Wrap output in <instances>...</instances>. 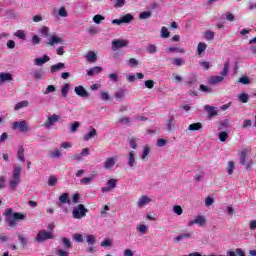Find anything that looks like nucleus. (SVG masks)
<instances>
[{
  "label": "nucleus",
  "instance_id": "nucleus-41",
  "mask_svg": "<svg viewBox=\"0 0 256 256\" xmlns=\"http://www.w3.org/2000/svg\"><path fill=\"white\" fill-rule=\"evenodd\" d=\"M226 169L228 175H233V171H235V162L229 161Z\"/></svg>",
  "mask_w": 256,
  "mask_h": 256
},
{
  "label": "nucleus",
  "instance_id": "nucleus-31",
  "mask_svg": "<svg viewBox=\"0 0 256 256\" xmlns=\"http://www.w3.org/2000/svg\"><path fill=\"white\" fill-rule=\"evenodd\" d=\"M24 107H29V101L23 100V101H21V102H18V103L14 106V110H15V111H19V109H24Z\"/></svg>",
  "mask_w": 256,
  "mask_h": 256
},
{
  "label": "nucleus",
  "instance_id": "nucleus-60",
  "mask_svg": "<svg viewBox=\"0 0 256 256\" xmlns=\"http://www.w3.org/2000/svg\"><path fill=\"white\" fill-rule=\"evenodd\" d=\"M151 17V11H144L139 14V19H149Z\"/></svg>",
  "mask_w": 256,
  "mask_h": 256
},
{
  "label": "nucleus",
  "instance_id": "nucleus-19",
  "mask_svg": "<svg viewBox=\"0 0 256 256\" xmlns=\"http://www.w3.org/2000/svg\"><path fill=\"white\" fill-rule=\"evenodd\" d=\"M63 69H65V63L59 62V63L51 66L50 72L53 74V73H57V71H61Z\"/></svg>",
  "mask_w": 256,
  "mask_h": 256
},
{
  "label": "nucleus",
  "instance_id": "nucleus-43",
  "mask_svg": "<svg viewBox=\"0 0 256 256\" xmlns=\"http://www.w3.org/2000/svg\"><path fill=\"white\" fill-rule=\"evenodd\" d=\"M207 49V44L203 43V42H200L198 44V47H197V53L198 55H201L202 53H204V51Z\"/></svg>",
  "mask_w": 256,
  "mask_h": 256
},
{
  "label": "nucleus",
  "instance_id": "nucleus-40",
  "mask_svg": "<svg viewBox=\"0 0 256 256\" xmlns=\"http://www.w3.org/2000/svg\"><path fill=\"white\" fill-rule=\"evenodd\" d=\"M247 155V150H244L240 153V165H245V163H247Z\"/></svg>",
  "mask_w": 256,
  "mask_h": 256
},
{
  "label": "nucleus",
  "instance_id": "nucleus-6",
  "mask_svg": "<svg viewBox=\"0 0 256 256\" xmlns=\"http://www.w3.org/2000/svg\"><path fill=\"white\" fill-rule=\"evenodd\" d=\"M12 129H18L21 133H27V131H29V125H27V121L22 120L20 122H14L12 124Z\"/></svg>",
  "mask_w": 256,
  "mask_h": 256
},
{
  "label": "nucleus",
  "instance_id": "nucleus-12",
  "mask_svg": "<svg viewBox=\"0 0 256 256\" xmlns=\"http://www.w3.org/2000/svg\"><path fill=\"white\" fill-rule=\"evenodd\" d=\"M74 93L83 99H87L89 97V92H87V90H85V88L81 85L74 88Z\"/></svg>",
  "mask_w": 256,
  "mask_h": 256
},
{
  "label": "nucleus",
  "instance_id": "nucleus-59",
  "mask_svg": "<svg viewBox=\"0 0 256 256\" xmlns=\"http://www.w3.org/2000/svg\"><path fill=\"white\" fill-rule=\"evenodd\" d=\"M200 91H202V93H213V89H211V87L203 84L200 85Z\"/></svg>",
  "mask_w": 256,
  "mask_h": 256
},
{
  "label": "nucleus",
  "instance_id": "nucleus-53",
  "mask_svg": "<svg viewBox=\"0 0 256 256\" xmlns=\"http://www.w3.org/2000/svg\"><path fill=\"white\" fill-rule=\"evenodd\" d=\"M18 240L20 241L21 245H23V247H25V245H27V238H25V235L22 233H18Z\"/></svg>",
  "mask_w": 256,
  "mask_h": 256
},
{
  "label": "nucleus",
  "instance_id": "nucleus-63",
  "mask_svg": "<svg viewBox=\"0 0 256 256\" xmlns=\"http://www.w3.org/2000/svg\"><path fill=\"white\" fill-rule=\"evenodd\" d=\"M69 89H71V87L69 86V84H65L62 87V97H67V94L69 93Z\"/></svg>",
  "mask_w": 256,
  "mask_h": 256
},
{
  "label": "nucleus",
  "instance_id": "nucleus-16",
  "mask_svg": "<svg viewBox=\"0 0 256 256\" xmlns=\"http://www.w3.org/2000/svg\"><path fill=\"white\" fill-rule=\"evenodd\" d=\"M48 61H51V58L48 55H44L42 58H36L34 60V65H37V67H43V65L48 63Z\"/></svg>",
  "mask_w": 256,
  "mask_h": 256
},
{
  "label": "nucleus",
  "instance_id": "nucleus-64",
  "mask_svg": "<svg viewBox=\"0 0 256 256\" xmlns=\"http://www.w3.org/2000/svg\"><path fill=\"white\" fill-rule=\"evenodd\" d=\"M65 249H71V241L68 238H62Z\"/></svg>",
  "mask_w": 256,
  "mask_h": 256
},
{
  "label": "nucleus",
  "instance_id": "nucleus-24",
  "mask_svg": "<svg viewBox=\"0 0 256 256\" xmlns=\"http://www.w3.org/2000/svg\"><path fill=\"white\" fill-rule=\"evenodd\" d=\"M149 153H151V147L149 145L144 146V149L141 154L142 161H147Z\"/></svg>",
  "mask_w": 256,
  "mask_h": 256
},
{
  "label": "nucleus",
  "instance_id": "nucleus-45",
  "mask_svg": "<svg viewBox=\"0 0 256 256\" xmlns=\"http://www.w3.org/2000/svg\"><path fill=\"white\" fill-rule=\"evenodd\" d=\"M79 127H81V123L78 122V121H74V122L72 123L71 128H70V133H76V132H77V129H78Z\"/></svg>",
  "mask_w": 256,
  "mask_h": 256
},
{
  "label": "nucleus",
  "instance_id": "nucleus-37",
  "mask_svg": "<svg viewBox=\"0 0 256 256\" xmlns=\"http://www.w3.org/2000/svg\"><path fill=\"white\" fill-rule=\"evenodd\" d=\"M166 53H185V49L178 47H169L166 48Z\"/></svg>",
  "mask_w": 256,
  "mask_h": 256
},
{
  "label": "nucleus",
  "instance_id": "nucleus-20",
  "mask_svg": "<svg viewBox=\"0 0 256 256\" xmlns=\"http://www.w3.org/2000/svg\"><path fill=\"white\" fill-rule=\"evenodd\" d=\"M103 71V68L101 66H95L87 71V75L89 77H93V75H99Z\"/></svg>",
  "mask_w": 256,
  "mask_h": 256
},
{
  "label": "nucleus",
  "instance_id": "nucleus-50",
  "mask_svg": "<svg viewBox=\"0 0 256 256\" xmlns=\"http://www.w3.org/2000/svg\"><path fill=\"white\" fill-rule=\"evenodd\" d=\"M173 213H175L178 216L183 215V208L179 205L173 206Z\"/></svg>",
  "mask_w": 256,
  "mask_h": 256
},
{
  "label": "nucleus",
  "instance_id": "nucleus-48",
  "mask_svg": "<svg viewBox=\"0 0 256 256\" xmlns=\"http://www.w3.org/2000/svg\"><path fill=\"white\" fill-rule=\"evenodd\" d=\"M59 201L62 204L65 203H69V194L68 193H63L60 197H59Z\"/></svg>",
  "mask_w": 256,
  "mask_h": 256
},
{
  "label": "nucleus",
  "instance_id": "nucleus-39",
  "mask_svg": "<svg viewBox=\"0 0 256 256\" xmlns=\"http://www.w3.org/2000/svg\"><path fill=\"white\" fill-rule=\"evenodd\" d=\"M204 37L206 41H213L215 39V32L208 30L205 32Z\"/></svg>",
  "mask_w": 256,
  "mask_h": 256
},
{
  "label": "nucleus",
  "instance_id": "nucleus-3",
  "mask_svg": "<svg viewBox=\"0 0 256 256\" xmlns=\"http://www.w3.org/2000/svg\"><path fill=\"white\" fill-rule=\"evenodd\" d=\"M89 210L85 208L83 204H79L78 206L74 207L72 211V217L74 219H83L87 215Z\"/></svg>",
  "mask_w": 256,
  "mask_h": 256
},
{
  "label": "nucleus",
  "instance_id": "nucleus-18",
  "mask_svg": "<svg viewBox=\"0 0 256 256\" xmlns=\"http://www.w3.org/2000/svg\"><path fill=\"white\" fill-rule=\"evenodd\" d=\"M135 152L130 151L128 153V161H127V165L128 167H130L131 169H133V167H135Z\"/></svg>",
  "mask_w": 256,
  "mask_h": 256
},
{
  "label": "nucleus",
  "instance_id": "nucleus-49",
  "mask_svg": "<svg viewBox=\"0 0 256 256\" xmlns=\"http://www.w3.org/2000/svg\"><path fill=\"white\" fill-rule=\"evenodd\" d=\"M238 83H242V85H249L251 83V79L247 76L240 77Z\"/></svg>",
  "mask_w": 256,
  "mask_h": 256
},
{
  "label": "nucleus",
  "instance_id": "nucleus-13",
  "mask_svg": "<svg viewBox=\"0 0 256 256\" xmlns=\"http://www.w3.org/2000/svg\"><path fill=\"white\" fill-rule=\"evenodd\" d=\"M166 129L168 133L175 131V116L170 115L166 121Z\"/></svg>",
  "mask_w": 256,
  "mask_h": 256
},
{
  "label": "nucleus",
  "instance_id": "nucleus-44",
  "mask_svg": "<svg viewBox=\"0 0 256 256\" xmlns=\"http://www.w3.org/2000/svg\"><path fill=\"white\" fill-rule=\"evenodd\" d=\"M86 242L88 243V245H95V243L97 242V239L93 234H89L86 238Z\"/></svg>",
  "mask_w": 256,
  "mask_h": 256
},
{
  "label": "nucleus",
  "instance_id": "nucleus-4",
  "mask_svg": "<svg viewBox=\"0 0 256 256\" xmlns=\"http://www.w3.org/2000/svg\"><path fill=\"white\" fill-rule=\"evenodd\" d=\"M119 159V156H111L107 157L105 161L103 162V167L106 171H111L113 167H115L117 160Z\"/></svg>",
  "mask_w": 256,
  "mask_h": 256
},
{
  "label": "nucleus",
  "instance_id": "nucleus-36",
  "mask_svg": "<svg viewBox=\"0 0 256 256\" xmlns=\"http://www.w3.org/2000/svg\"><path fill=\"white\" fill-rule=\"evenodd\" d=\"M14 37H17L18 39L25 41V39H27V33H25V31H23V30H17L14 33Z\"/></svg>",
  "mask_w": 256,
  "mask_h": 256
},
{
  "label": "nucleus",
  "instance_id": "nucleus-5",
  "mask_svg": "<svg viewBox=\"0 0 256 256\" xmlns=\"http://www.w3.org/2000/svg\"><path fill=\"white\" fill-rule=\"evenodd\" d=\"M153 202V199L147 195H142L138 198L136 205L138 209H144V207H147L150 203Z\"/></svg>",
  "mask_w": 256,
  "mask_h": 256
},
{
  "label": "nucleus",
  "instance_id": "nucleus-15",
  "mask_svg": "<svg viewBox=\"0 0 256 256\" xmlns=\"http://www.w3.org/2000/svg\"><path fill=\"white\" fill-rule=\"evenodd\" d=\"M48 45L53 47V45H59V43H63V38L58 37L57 35H52L48 38Z\"/></svg>",
  "mask_w": 256,
  "mask_h": 256
},
{
  "label": "nucleus",
  "instance_id": "nucleus-26",
  "mask_svg": "<svg viewBox=\"0 0 256 256\" xmlns=\"http://www.w3.org/2000/svg\"><path fill=\"white\" fill-rule=\"evenodd\" d=\"M93 137H97V130H95V128H91L90 131L84 135L83 140L89 141V139H93Z\"/></svg>",
  "mask_w": 256,
  "mask_h": 256
},
{
  "label": "nucleus",
  "instance_id": "nucleus-11",
  "mask_svg": "<svg viewBox=\"0 0 256 256\" xmlns=\"http://www.w3.org/2000/svg\"><path fill=\"white\" fill-rule=\"evenodd\" d=\"M127 45H129V41L117 39L112 42V50L117 51V49H121V47H127Z\"/></svg>",
  "mask_w": 256,
  "mask_h": 256
},
{
  "label": "nucleus",
  "instance_id": "nucleus-42",
  "mask_svg": "<svg viewBox=\"0 0 256 256\" xmlns=\"http://www.w3.org/2000/svg\"><path fill=\"white\" fill-rule=\"evenodd\" d=\"M172 63L175 67H181V65H185V60L183 58H174L172 59Z\"/></svg>",
  "mask_w": 256,
  "mask_h": 256
},
{
  "label": "nucleus",
  "instance_id": "nucleus-23",
  "mask_svg": "<svg viewBox=\"0 0 256 256\" xmlns=\"http://www.w3.org/2000/svg\"><path fill=\"white\" fill-rule=\"evenodd\" d=\"M17 159L22 163H25V148L23 146H19L17 150Z\"/></svg>",
  "mask_w": 256,
  "mask_h": 256
},
{
  "label": "nucleus",
  "instance_id": "nucleus-52",
  "mask_svg": "<svg viewBox=\"0 0 256 256\" xmlns=\"http://www.w3.org/2000/svg\"><path fill=\"white\" fill-rule=\"evenodd\" d=\"M49 187H55L57 185V176H50L48 179Z\"/></svg>",
  "mask_w": 256,
  "mask_h": 256
},
{
  "label": "nucleus",
  "instance_id": "nucleus-10",
  "mask_svg": "<svg viewBox=\"0 0 256 256\" xmlns=\"http://www.w3.org/2000/svg\"><path fill=\"white\" fill-rule=\"evenodd\" d=\"M59 119H61V116H59V115H52V116H49L48 118H47V121L44 123V127L46 128V129H49V128H51V127H53V125L55 124V123H58L59 122Z\"/></svg>",
  "mask_w": 256,
  "mask_h": 256
},
{
  "label": "nucleus",
  "instance_id": "nucleus-21",
  "mask_svg": "<svg viewBox=\"0 0 256 256\" xmlns=\"http://www.w3.org/2000/svg\"><path fill=\"white\" fill-rule=\"evenodd\" d=\"M6 81H13V75L11 73H0V83H5Z\"/></svg>",
  "mask_w": 256,
  "mask_h": 256
},
{
  "label": "nucleus",
  "instance_id": "nucleus-47",
  "mask_svg": "<svg viewBox=\"0 0 256 256\" xmlns=\"http://www.w3.org/2000/svg\"><path fill=\"white\" fill-rule=\"evenodd\" d=\"M93 21L94 23H96V25H101V21H105V17H103L100 14H97L93 17Z\"/></svg>",
  "mask_w": 256,
  "mask_h": 256
},
{
  "label": "nucleus",
  "instance_id": "nucleus-17",
  "mask_svg": "<svg viewBox=\"0 0 256 256\" xmlns=\"http://www.w3.org/2000/svg\"><path fill=\"white\" fill-rule=\"evenodd\" d=\"M224 76H212L211 78H209L208 83H210V85H218V83H223L224 81Z\"/></svg>",
  "mask_w": 256,
  "mask_h": 256
},
{
  "label": "nucleus",
  "instance_id": "nucleus-7",
  "mask_svg": "<svg viewBox=\"0 0 256 256\" xmlns=\"http://www.w3.org/2000/svg\"><path fill=\"white\" fill-rule=\"evenodd\" d=\"M47 239H53V234L51 232L41 230L38 232L35 241H37L38 243H42V241H47Z\"/></svg>",
  "mask_w": 256,
  "mask_h": 256
},
{
  "label": "nucleus",
  "instance_id": "nucleus-14",
  "mask_svg": "<svg viewBox=\"0 0 256 256\" xmlns=\"http://www.w3.org/2000/svg\"><path fill=\"white\" fill-rule=\"evenodd\" d=\"M87 155H89V148H84L81 153L72 156V161H83V157H87Z\"/></svg>",
  "mask_w": 256,
  "mask_h": 256
},
{
  "label": "nucleus",
  "instance_id": "nucleus-28",
  "mask_svg": "<svg viewBox=\"0 0 256 256\" xmlns=\"http://www.w3.org/2000/svg\"><path fill=\"white\" fill-rule=\"evenodd\" d=\"M229 69H231V62L229 60H227L224 63V68L221 72L222 77H227V75H229Z\"/></svg>",
  "mask_w": 256,
  "mask_h": 256
},
{
  "label": "nucleus",
  "instance_id": "nucleus-51",
  "mask_svg": "<svg viewBox=\"0 0 256 256\" xmlns=\"http://www.w3.org/2000/svg\"><path fill=\"white\" fill-rule=\"evenodd\" d=\"M62 155L63 153H61L59 149H56L52 153H50V157H52L53 159H59Z\"/></svg>",
  "mask_w": 256,
  "mask_h": 256
},
{
  "label": "nucleus",
  "instance_id": "nucleus-54",
  "mask_svg": "<svg viewBox=\"0 0 256 256\" xmlns=\"http://www.w3.org/2000/svg\"><path fill=\"white\" fill-rule=\"evenodd\" d=\"M115 97L117 99V101L123 99L125 97V90L120 89L115 93Z\"/></svg>",
  "mask_w": 256,
  "mask_h": 256
},
{
  "label": "nucleus",
  "instance_id": "nucleus-46",
  "mask_svg": "<svg viewBox=\"0 0 256 256\" xmlns=\"http://www.w3.org/2000/svg\"><path fill=\"white\" fill-rule=\"evenodd\" d=\"M57 89L54 85H49L46 87L45 91L43 92L44 95H49V93H55Z\"/></svg>",
  "mask_w": 256,
  "mask_h": 256
},
{
  "label": "nucleus",
  "instance_id": "nucleus-61",
  "mask_svg": "<svg viewBox=\"0 0 256 256\" xmlns=\"http://www.w3.org/2000/svg\"><path fill=\"white\" fill-rule=\"evenodd\" d=\"M128 65L130 67H137V65H139V60L138 59H135V58H130L128 60Z\"/></svg>",
  "mask_w": 256,
  "mask_h": 256
},
{
  "label": "nucleus",
  "instance_id": "nucleus-30",
  "mask_svg": "<svg viewBox=\"0 0 256 256\" xmlns=\"http://www.w3.org/2000/svg\"><path fill=\"white\" fill-rule=\"evenodd\" d=\"M43 75H45V72H43L42 69L32 72V76L36 81H39V79H43Z\"/></svg>",
  "mask_w": 256,
  "mask_h": 256
},
{
  "label": "nucleus",
  "instance_id": "nucleus-32",
  "mask_svg": "<svg viewBox=\"0 0 256 256\" xmlns=\"http://www.w3.org/2000/svg\"><path fill=\"white\" fill-rule=\"evenodd\" d=\"M120 19L122 21V24H129L135 19V17H133L132 14H125L124 16L120 17Z\"/></svg>",
  "mask_w": 256,
  "mask_h": 256
},
{
  "label": "nucleus",
  "instance_id": "nucleus-56",
  "mask_svg": "<svg viewBox=\"0 0 256 256\" xmlns=\"http://www.w3.org/2000/svg\"><path fill=\"white\" fill-rule=\"evenodd\" d=\"M146 51L151 54L157 53V46H155V44H149L146 48Z\"/></svg>",
  "mask_w": 256,
  "mask_h": 256
},
{
  "label": "nucleus",
  "instance_id": "nucleus-29",
  "mask_svg": "<svg viewBox=\"0 0 256 256\" xmlns=\"http://www.w3.org/2000/svg\"><path fill=\"white\" fill-rule=\"evenodd\" d=\"M95 177H97V175L91 174L89 177L82 178L80 180V183H81V185H90L91 181H93V179H95Z\"/></svg>",
  "mask_w": 256,
  "mask_h": 256
},
{
  "label": "nucleus",
  "instance_id": "nucleus-62",
  "mask_svg": "<svg viewBox=\"0 0 256 256\" xmlns=\"http://www.w3.org/2000/svg\"><path fill=\"white\" fill-rule=\"evenodd\" d=\"M40 33L41 35H43L44 37H48L49 36V27L47 26H42L40 28Z\"/></svg>",
  "mask_w": 256,
  "mask_h": 256
},
{
  "label": "nucleus",
  "instance_id": "nucleus-25",
  "mask_svg": "<svg viewBox=\"0 0 256 256\" xmlns=\"http://www.w3.org/2000/svg\"><path fill=\"white\" fill-rule=\"evenodd\" d=\"M193 237V233H183L175 237L176 243H179V241H183V239H191Z\"/></svg>",
  "mask_w": 256,
  "mask_h": 256
},
{
  "label": "nucleus",
  "instance_id": "nucleus-34",
  "mask_svg": "<svg viewBox=\"0 0 256 256\" xmlns=\"http://www.w3.org/2000/svg\"><path fill=\"white\" fill-rule=\"evenodd\" d=\"M238 100L240 101V103H249V94L241 92L238 95Z\"/></svg>",
  "mask_w": 256,
  "mask_h": 256
},
{
  "label": "nucleus",
  "instance_id": "nucleus-1",
  "mask_svg": "<svg viewBox=\"0 0 256 256\" xmlns=\"http://www.w3.org/2000/svg\"><path fill=\"white\" fill-rule=\"evenodd\" d=\"M3 215L6 217L5 221L8 223V226L13 229V227L17 226L19 221H25L27 215L19 212H13V208H7Z\"/></svg>",
  "mask_w": 256,
  "mask_h": 256
},
{
  "label": "nucleus",
  "instance_id": "nucleus-58",
  "mask_svg": "<svg viewBox=\"0 0 256 256\" xmlns=\"http://www.w3.org/2000/svg\"><path fill=\"white\" fill-rule=\"evenodd\" d=\"M101 247H111L113 245V241L111 239L106 238L104 241L101 242Z\"/></svg>",
  "mask_w": 256,
  "mask_h": 256
},
{
  "label": "nucleus",
  "instance_id": "nucleus-57",
  "mask_svg": "<svg viewBox=\"0 0 256 256\" xmlns=\"http://www.w3.org/2000/svg\"><path fill=\"white\" fill-rule=\"evenodd\" d=\"M125 0H115L114 7L115 9H121V7H125Z\"/></svg>",
  "mask_w": 256,
  "mask_h": 256
},
{
  "label": "nucleus",
  "instance_id": "nucleus-55",
  "mask_svg": "<svg viewBox=\"0 0 256 256\" xmlns=\"http://www.w3.org/2000/svg\"><path fill=\"white\" fill-rule=\"evenodd\" d=\"M228 138H229V134L227 132L219 133V139H220L221 143H225Z\"/></svg>",
  "mask_w": 256,
  "mask_h": 256
},
{
  "label": "nucleus",
  "instance_id": "nucleus-2",
  "mask_svg": "<svg viewBox=\"0 0 256 256\" xmlns=\"http://www.w3.org/2000/svg\"><path fill=\"white\" fill-rule=\"evenodd\" d=\"M23 168L21 166H14L12 175L9 179V187L12 191H16L21 184V173Z\"/></svg>",
  "mask_w": 256,
  "mask_h": 256
},
{
  "label": "nucleus",
  "instance_id": "nucleus-27",
  "mask_svg": "<svg viewBox=\"0 0 256 256\" xmlns=\"http://www.w3.org/2000/svg\"><path fill=\"white\" fill-rule=\"evenodd\" d=\"M203 129V124L201 122L192 123L188 126V131H199Z\"/></svg>",
  "mask_w": 256,
  "mask_h": 256
},
{
  "label": "nucleus",
  "instance_id": "nucleus-38",
  "mask_svg": "<svg viewBox=\"0 0 256 256\" xmlns=\"http://www.w3.org/2000/svg\"><path fill=\"white\" fill-rule=\"evenodd\" d=\"M171 33L169 32V30L167 29V27L163 26L161 28V34L160 37H162V39H169Z\"/></svg>",
  "mask_w": 256,
  "mask_h": 256
},
{
  "label": "nucleus",
  "instance_id": "nucleus-33",
  "mask_svg": "<svg viewBox=\"0 0 256 256\" xmlns=\"http://www.w3.org/2000/svg\"><path fill=\"white\" fill-rule=\"evenodd\" d=\"M139 141V138L132 136L128 138V143L131 147V149H137V142Z\"/></svg>",
  "mask_w": 256,
  "mask_h": 256
},
{
  "label": "nucleus",
  "instance_id": "nucleus-9",
  "mask_svg": "<svg viewBox=\"0 0 256 256\" xmlns=\"http://www.w3.org/2000/svg\"><path fill=\"white\" fill-rule=\"evenodd\" d=\"M207 223V219L205 216H196L194 220L188 222V227H193V225H199V227H203Z\"/></svg>",
  "mask_w": 256,
  "mask_h": 256
},
{
  "label": "nucleus",
  "instance_id": "nucleus-8",
  "mask_svg": "<svg viewBox=\"0 0 256 256\" xmlns=\"http://www.w3.org/2000/svg\"><path fill=\"white\" fill-rule=\"evenodd\" d=\"M106 187L101 188L102 193H110V191H113L115 187H117V179H110L106 182Z\"/></svg>",
  "mask_w": 256,
  "mask_h": 256
},
{
  "label": "nucleus",
  "instance_id": "nucleus-22",
  "mask_svg": "<svg viewBox=\"0 0 256 256\" xmlns=\"http://www.w3.org/2000/svg\"><path fill=\"white\" fill-rule=\"evenodd\" d=\"M205 111H207L208 113V117L211 119V117H215L217 116V110H215V107L213 106H209V105H205L204 106Z\"/></svg>",
  "mask_w": 256,
  "mask_h": 256
},
{
  "label": "nucleus",
  "instance_id": "nucleus-35",
  "mask_svg": "<svg viewBox=\"0 0 256 256\" xmlns=\"http://www.w3.org/2000/svg\"><path fill=\"white\" fill-rule=\"evenodd\" d=\"M86 59L89 61V63H95V61H97V54H95L93 51H90L86 55Z\"/></svg>",
  "mask_w": 256,
  "mask_h": 256
}]
</instances>
